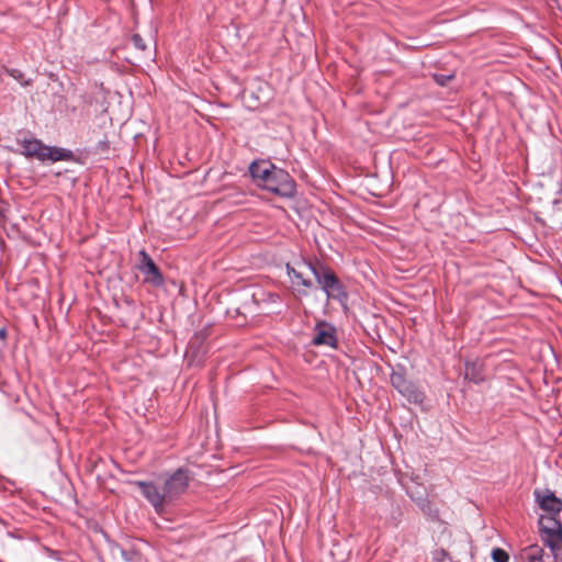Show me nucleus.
<instances>
[{"instance_id":"obj_1","label":"nucleus","mask_w":562,"mask_h":562,"mask_svg":"<svg viewBox=\"0 0 562 562\" xmlns=\"http://www.w3.org/2000/svg\"><path fill=\"white\" fill-rule=\"evenodd\" d=\"M302 266L310 269L318 285L325 292L327 300H334L344 308H347L348 293L341 281L330 268L322 263L313 265L310 261H304Z\"/></svg>"},{"instance_id":"obj_2","label":"nucleus","mask_w":562,"mask_h":562,"mask_svg":"<svg viewBox=\"0 0 562 562\" xmlns=\"http://www.w3.org/2000/svg\"><path fill=\"white\" fill-rule=\"evenodd\" d=\"M559 515H542L539 518L541 538L555 552L562 546V526Z\"/></svg>"},{"instance_id":"obj_3","label":"nucleus","mask_w":562,"mask_h":562,"mask_svg":"<svg viewBox=\"0 0 562 562\" xmlns=\"http://www.w3.org/2000/svg\"><path fill=\"white\" fill-rule=\"evenodd\" d=\"M261 188L283 198H292L295 194L294 180L288 171L278 167Z\"/></svg>"},{"instance_id":"obj_4","label":"nucleus","mask_w":562,"mask_h":562,"mask_svg":"<svg viewBox=\"0 0 562 562\" xmlns=\"http://www.w3.org/2000/svg\"><path fill=\"white\" fill-rule=\"evenodd\" d=\"M136 269L144 276V282L155 288H160L165 283L164 276L159 267L155 263L151 257L145 249L138 251V260Z\"/></svg>"},{"instance_id":"obj_5","label":"nucleus","mask_w":562,"mask_h":562,"mask_svg":"<svg viewBox=\"0 0 562 562\" xmlns=\"http://www.w3.org/2000/svg\"><path fill=\"white\" fill-rule=\"evenodd\" d=\"M190 482V475L187 470L178 469L162 484L164 495L168 503L182 495Z\"/></svg>"},{"instance_id":"obj_6","label":"nucleus","mask_w":562,"mask_h":562,"mask_svg":"<svg viewBox=\"0 0 562 562\" xmlns=\"http://www.w3.org/2000/svg\"><path fill=\"white\" fill-rule=\"evenodd\" d=\"M142 491L143 496L153 505L156 512H161L168 504L162 486L155 482L137 481L135 483Z\"/></svg>"},{"instance_id":"obj_7","label":"nucleus","mask_w":562,"mask_h":562,"mask_svg":"<svg viewBox=\"0 0 562 562\" xmlns=\"http://www.w3.org/2000/svg\"><path fill=\"white\" fill-rule=\"evenodd\" d=\"M314 346H325L329 348L337 347L336 328L327 322H318L314 327V336L312 339Z\"/></svg>"},{"instance_id":"obj_8","label":"nucleus","mask_w":562,"mask_h":562,"mask_svg":"<svg viewBox=\"0 0 562 562\" xmlns=\"http://www.w3.org/2000/svg\"><path fill=\"white\" fill-rule=\"evenodd\" d=\"M392 383L408 401L418 404L424 402L425 394L402 374H393Z\"/></svg>"},{"instance_id":"obj_9","label":"nucleus","mask_w":562,"mask_h":562,"mask_svg":"<svg viewBox=\"0 0 562 562\" xmlns=\"http://www.w3.org/2000/svg\"><path fill=\"white\" fill-rule=\"evenodd\" d=\"M535 497L539 507L548 515H560L562 501L558 498L553 492L549 490L544 492L536 491Z\"/></svg>"},{"instance_id":"obj_10","label":"nucleus","mask_w":562,"mask_h":562,"mask_svg":"<svg viewBox=\"0 0 562 562\" xmlns=\"http://www.w3.org/2000/svg\"><path fill=\"white\" fill-rule=\"evenodd\" d=\"M277 167L270 161H254L249 166V172L259 187H262Z\"/></svg>"},{"instance_id":"obj_11","label":"nucleus","mask_w":562,"mask_h":562,"mask_svg":"<svg viewBox=\"0 0 562 562\" xmlns=\"http://www.w3.org/2000/svg\"><path fill=\"white\" fill-rule=\"evenodd\" d=\"M43 160L55 161H69L74 159V153L70 149L56 147V146H47L45 145Z\"/></svg>"},{"instance_id":"obj_12","label":"nucleus","mask_w":562,"mask_h":562,"mask_svg":"<svg viewBox=\"0 0 562 562\" xmlns=\"http://www.w3.org/2000/svg\"><path fill=\"white\" fill-rule=\"evenodd\" d=\"M303 262L304 261L299 263L297 268L292 267L291 265L288 263L286 265V273L294 286L302 285L304 288L310 289L313 286V282L310 279L304 277L303 269H306V267L302 266ZM307 270H310V269L307 268Z\"/></svg>"},{"instance_id":"obj_13","label":"nucleus","mask_w":562,"mask_h":562,"mask_svg":"<svg viewBox=\"0 0 562 562\" xmlns=\"http://www.w3.org/2000/svg\"><path fill=\"white\" fill-rule=\"evenodd\" d=\"M44 149L45 145L37 139L26 140L23 144L24 154L29 157H36L41 161L43 160Z\"/></svg>"},{"instance_id":"obj_14","label":"nucleus","mask_w":562,"mask_h":562,"mask_svg":"<svg viewBox=\"0 0 562 562\" xmlns=\"http://www.w3.org/2000/svg\"><path fill=\"white\" fill-rule=\"evenodd\" d=\"M465 378L480 383L483 381V376L480 374V368L476 363H467L465 366Z\"/></svg>"},{"instance_id":"obj_15","label":"nucleus","mask_w":562,"mask_h":562,"mask_svg":"<svg viewBox=\"0 0 562 562\" xmlns=\"http://www.w3.org/2000/svg\"><path fill=\"white\" fill-rule=\"evenodd\" d=\"M526 558L529 562H538L542 558V549L538 546H530L526 550Z\"/></svg>"},{"instance_id":"obj_16","label":"nucleus","mask_w":562,"mask_h":562,"mask_svg":"<svg viewBox=\"0 0 562 562\" xmlns=\"http://www.w3.org/2000/svg\"><path fill=\"white\" fill-rule=\"evenodd\" d=\"M492 558L494 562H508L509 555L506 551L501 548H496L492 551Z\"/></svg>"},{"instance_id":"obj_17","label":"nucleus","mask_w":562,"mask_h":562,"mask_svg":"<svg viewBox=\"0 0 562 562\" xmlns=\"http://www.w3.org/2000/svg\"><path fill=\"white\" fill-rule=\"evenodd\" d=\"M132 43H133L134 47L138 50L146 49L145 41L143 40V37L139 34H134L132 36Z\"/></svg>"},{"instance_id":"obj_18","label":"nucleus","mask_w":562,"mask_h":562,"mask_svg":"<svg viewBox=\"0 0 562 562\" xmlns=\"http://www.w3.org/2000/svg\"><path fill=\"white\" fill-rule=\"evenodd\" d=\"M453 75L450 74V75H439V74H435L434 75V80L440 85V86H446L449 81H451L453 79Z\"/></svg>"},{"instance_id":"obj_19","label":"nucleus","mask_w":562,"mask_h":562,"mask_svg":"<svg viewBox=\"0 0 562 562\" xmlns=\"http://www.w3.org/2000/svg\"><path fill=\"white\" fill-rule=\"evenodd\" d=\"M122 558L127 562H134L136 553L134 551H126L124 549H120Z\"/></svg>"},{"instance_id":"obj_20","label":"nucleus","mask_w":562,"mask_h":562,"mask_svg":"<svg viewBox=\"0 0 562 562\" xmlns=\"http://www.w3.org/2000/svg\"><path fill=\"white\" fill-rule=\"evenodd\" d=\"M267 301L269 303H278V302H280V295L277 293H268Z\"/></svg>"},{"instance_id":"obj_21","label":"nucleus","mask_w":562,"mask_h":562,"mask_svg":"<svg viewBox=\"0 0 562 562\" xmlns=\"http://www.w3.org/2000/svg\"><path fill=\"white\" fill-rule=\"evenodd\" d=\"M7 338V329L4 327H0V344L3 345Z\"/></svg>"},{"instance_id":"obj_22","label":"nucleus","mask_w":562,"mask_h":562,"mask_svg":"<svg viewBox=\"0 0 562 562\" xmlns=\"http://www.w3.org/2000/svg\"><path fill=\"white\" fill-rule=\"evenodd\" d=\"M18 72V70H12L11 71V76H13L14 78H19V76H22V72H19V75H15Z\"/></svg>"},{"instance_id":"obj_23","label":"nucleus","mask_w":562,"mask_h":562,"mask_svg":"<svg viewBox=\"0 0 562 562\" xmlns=\"http://www.w3.org/2000/svg\"><path fill=\"white\" fill-rule=\"evenodd\" d=\"M18 72V70H12L11 71V76H13L14 78H19V76H22V72H19V75H15Z\"/></svg>"}]
</instances>
